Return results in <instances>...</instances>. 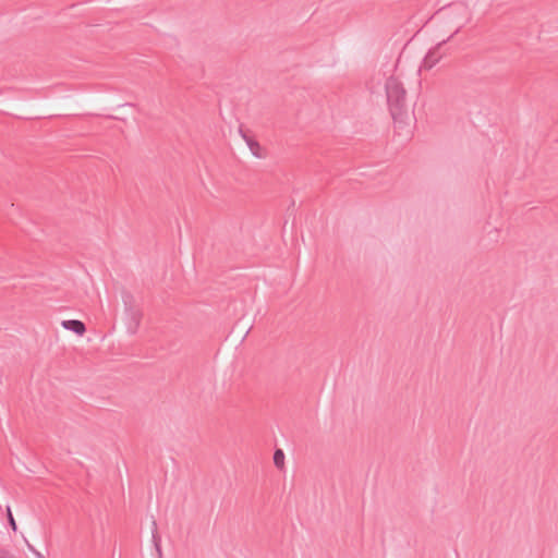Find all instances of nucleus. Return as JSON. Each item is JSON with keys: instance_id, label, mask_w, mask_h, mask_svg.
<instances>
[{"instance_id": "3", "label": "nucleus", "mask_w": 558, "mask_h": 558, "mask_svg": "<svg viewBox=\"0 0 558 558\" xmlns=\"http://www.w3.org/2000/svg\"><path fill=\"white\" fill-rule=\"evenodd\" d=\"M274 462L278 468H282L284 464V454L281 450H277L274 454Z\"/></svg>"}, {"instance_id": "1", "label": "nucleus", "mask_w": 558, "mask_h": 558, "mask_svg": "<svg viewBox=\"0 0 558 558\" xmlns=\"http://www.w3.org/2000/svg\"><path fill=\"white\" fill-rule=\"evenodd\" d=\"M388 109L398 123L405 124L409 121L407 106V92L402 82L396 77H389L385 83Z\"/></svg>"}, {"instance_id": "4", "label": "nucleus", "mask_w": 558, "mask_h": 558, "mask_svg": "<svg viewBox=\"0 0 558 558\" xmlns=\"http://www.w3.org/2000/svg\"><path fill=\"white\" fill-rule=\"evenodd\" d=\"M7 513H8V519H9V522H10V525L12 527L13 531H16L17 526H16V522L13 518V514H12V511L10 508L7 509Z\"/></svg>"}, {"instance_id": "2", "label": "nucleus", "mask_w": 558, "mask_h": 558, "mask_svg": "<svg viewBox=\"0 0 558 558\" xmlns=\"http://www.w3.org/2000/svg\"><path fill=\"white\" fill-rule=\"evenodd\" d=\"M62 327L66 330H71L78 336H83L85 333V325L77 319H69L62 322Z\"/></svg>"}]
</instances>
